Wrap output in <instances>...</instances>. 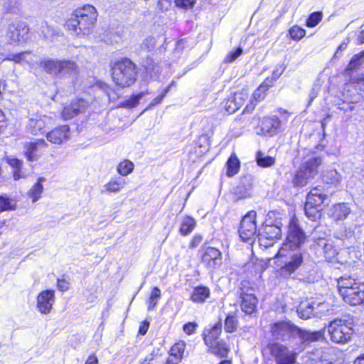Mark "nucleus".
Segmentation results:
<instances>
[{"mask_svg":"<svg viewBox=\"0 0 364 364\" xmlns=\"http://www.w3.org/2000/svg\"><path fill=\"white\" fill-rule=\"evenodd\" d=\"M38 33L40 36L45 38H49L53 35V31L47 24V23L42 21L39 25Z\"/></svg>","mask_w":364,"mask_h":364,"instance_id":"8fccbe9b","label":"nucleus"},{"mask_svg":"<svg viewBox=\"0 0 364 364\" xmlns=\"http://www.w3.org/2000/svg\"><path fill=\"white\" fill-rule=\"evenodd\" d=\"M296 332H298V326L289 321L276 322L271 327L273 338L282 341L296 338Z\"/></svg>","mask_w":364,"mask_h":364,"instance_id":"1a4fd4ad","label":"nucleus"},{"mask_svg":"<svg viewBox=\"0 0 364 364\" xmlns=\"http://www.w3.org/2000/svg\"><path fill=\"white\" fill-rule=\"evenodd\" d=\"M327 198L328 195L325 193L323 188L315 187L308 193L305 204L320 208Z\"/></svg>","mask_w":364,"mask_h":364,"instance_id":"4be33fe9","label":"nucleus"},{"mask_svg":"<svg viewBox=\"0 0 364 364\" xmlns=\"http://www.w3.org/2000/svg\"><path fill=\"white\" fill-rule=\"evenodd\" d=\"M87 107L88 102L85 100L75 99L64 107L62 117L65 120L72 119L75 116L85 112Z\"/></svg>","mask_w":364,"mask_h":364,"instance_id":"4468645a","label":"nucleus"},{"mask_svg":"<svg viewBox=\"0 0 364 364\" xmlns=\"http://www.w3.org/2000/svg\"><path fill=\"white\" fill-rule=\"evenodd\" d=\"M234 104L237 107V109L238 110L247 101L248 99L249 95L246 90H242L238 92H235L233 95L230 96Z\"/></svg>","mask_w":364,"mask_h":364,"instance_id":"a19ab883","label":"nucleus"},{"mask_svg":"<svg viewBox=\"0 0 364 364\" xmlns=\"http://www.w3.org/2000/svg\"><path fill=\"white\" fill-rule=\"evenodd\" d=\"M242 53V49L238 47L235 50L230 51L225 59V63H232L235 61Z\"/></svg>","mask_w":364,"mask_h":364,"instance_id":"4d7b16f0","label":"nucleus"},{"mask_svg":"<svg viewBox=\"0 0 364 364\" xmlns=\"http://www.w3.org/2000/svg\"><path fill=\"white\" fill-rule=\"evenodd\" d=\"M161 298V291L158 287H154L152 289V291L151 293L149 299V304H148V311H151L154 309V307L156 306L159 300Z\"/></svg>","mask_w":364,"mask_h":364,"instance_id":"49530a36","label":"nucleus"},{"mask_svg":"<svg viewBox=\"0 0 364 364\" xmlns=\"http://www.w3.org/2000/svg\"><path fill=\"white\" fill-rule=\"evenodd\" d=\"M256 215L255 211L251 210L248 212L241 220L239 233L243 241L247 242L251 240L256 234Z\"/></svg>","mask_w":364,"mask_h":364,"instance_id":"9b49d317","label":"nucleus"},{"mask_svg":"<svg viewBox=\"0 0 364 364\" xmlns=\"http://www.w3.org/2000/svg\"><path fill=\"white\" fill-rule=\"evenodd\" d=\"M285 69H286V66L284 65V64L278 65L275 68L274 71L272 72V78L269 79V84H272L273 82V81H275L276 80H277L281 76V75L284 73Z\"/></svg>","mask_w":364,"mask_h":364,"instance_id":"6e6d98bb","label":"nucleus"},{"mask_svg":"<svg viewBox=\"0 0 364 364\" xmlns=\"http://www.w3.org/2000/svg\"><path fill=\"white\" fill-rule=\"evenodd\" d=\"M58 288L62 291H67L69 289V284L65 279H58Z\"/></svg>","mask_w":364,"mask_h":364,"instance_id":"0e129e2a","label":"nucleus"},{"mask_svg":"<svg viewBox=\"0 0 364 364\" xmlns=\"http://www.w3.org/2000/svg\"><path fill=\"white\" fill-rule=\"evenodd\" d=\"M41 66L49 75L59 78H74L78 73V66L70 60L47 59L41 63Z\"/></svg>","mask_w":364,"mask_h":364,"instance_id":"20e7f679","label":"nucleus"},{"mask_svg":"<svg viewBox=\"0 0 364 364\" xmlns=\"http://www.w3.org/2000/svg\"><path fill=\"white\" fill-rule=\"evenodd\" d=\"M186 348V343L183 341H180L174 344L171 348V353L169 358L174 361L179 362L182 358L183 354Z\"/></svg>","mask_w":364,"mask_h":364,"instance_id":"473e14b6","label":"nucleus"},{"mask_svg":"<svg viewBox=\"0 0 364 364\" xmlns=\"http://www.w3.org/2000/svg\"><path fill=\"white\" fill-rule=\"evenodd\" d=\"M224 108L228 114H232L237 110L230 97L224 102Z\"/></svg>","mask_w":364,"mask_h":364,"instance_id":"bf43d9fd","label":"nucleus"},{"mask_svg":"<svg viewBox=\"0 0 364 364\" xmlns=\"http://www.w3.org/2000/svg\"><path fill=\"white\" fill-rule=\"evenodd\" d=\"M322 16L321 12H313L306 20V26L310 28L316 26L321 21Z\"/></svg>","mask_w":364,"mask_h":364,"instance_id":"09e8293b","label":"nucleus"},{"mask_svg":"<svg viewBox=\"0 0 364 364\" xmlns=\"http://www.w3.org/2000/svg\"><path fill=\"white\" fill-rule=\"evenodd\" d=\"M328 306H329L328 303L315 302V311L323 310L322 316L326 314V312L328 311Z\"/></svg>","mask_w":364,"mask_h":364,"instance_id":"e2e57ef3","label":"nucleus"},{"mask_svg":"<svg viewBox=\"0 0 364 364\" xmlns=\"http://www.w3.org/2000/svg\"><path fill=\"white\" fill-rule=\"evenodd\" d=\"M16 203L6 196H0V212L15 210Z\"/></svg>","mask_w":364,"mask_h":364,"instance_id":"c03bdc74","label":"nucleus"},{"mask_svg":"<svg viewBox=\"0 0 364 364\" xmlns=\"http://www.w3.org/2000/svg\"><path fill=\"white\" fill-rule=\"evenodd\" d=\"M198 327V324L195 322H188L183 325V331L187 335H192L195 333L196 328Z\"/></svg>","mask_w":364,"mask_h":364,"instance_id":"052dcab7","label":"nucleus"},{"mask_svg":"<svg viewBox=\"0 0 364 364\" xmlns=\"http://www.w3.org/2000/svg\"><path fill=\"white\" fill-rule=\"evenodd\" d=\"M249 189L243 186H237L234 188V194L237 196V199H242L249 196Z\"/></svg>","mask_w":364,"mask_h":364,"instance_id":"5fc2aeb1","label":"nucleus"},{"mask_svg":"<svg viewBox=\"0 0 364 364\" xmlns=\"http://www.w3.org/2000/svg\"><path fill=\"white\" fill-rule=\"evenodd\" d=\"M256 161L258 166L264 168L270 167L275 164L274 157L266 156L260 151L256 154Z\"/></svg>","mask_w":364,"mask_h":364,"instance_id":"58836bf2","label":"nucleus"},{"mask_svg":"<svg viewBox=\"0 0 364 364\" xmlns=\"http://www.w3.org/2000/svg\"><path fill=\"white\" fill-rule=\"evenodd\" d=\"M210 296V290L205 287H196L192 294L191 299L193 302L203 303Z\"/></svg>","mask_w":364,"mask_h":364,"instance_id":"2f4dec72","label":"nucleus"},{"mask_svg":"<svg viewBox=\"0 0 364 364\" xmlns=\"http://www.w3.org/2000/svg\"><path fill=\"white\" fill-rule=\"evenodd\" d=\"M125 184L124 179L119 181L111 180L104 186V190L102 193H118L120 191Z\"/></svg>","mask_w":364,"mask_h":364,"instance_id":"c9c22d12","label":"nucleus"},{"mask_svg":"<svg viewBox=\"0 0 364 364\" xmlns=\"http://www.w3.org/2000/svg\"><path fill=\"white\" fill-rule=\"evenodd\" d=\"M134 168L133 164L128 160H124V161L119 164L117 166V171L122 176H127L129 174Z\"/></svg>","mask_w":364,"mask_h":364,"instance_id":"de8ad7c7","label":"nucleus"},{"mask_svg":"<svg viewBox=\"0 0 364 364\" xmlns=\"http://www.w3.org/2000/svg\"><path fill=\"white\" fill-rule=\"evenodd\" d=\"M85 364H98V359L95 355H90Z\"/></svg>","mask_w":364,"mask_h":364,"instance_id":"774afa93","label":"nucleus"},{"mask_svg":"<svg viewBox=\"0 0 364 364\" xmlns=\"http://www.w3.org/2000/svg\"><path fill=\"white\" fill-rule=\"evenodd\" d=\"M141 98L140 95L133 96L130 100L127 101V106L130 107H135Z\"/></svg>","mask_w":364,"mask_h":364,"instance_id":"69168bd1","label":"nucleus"},{"mask_svg":"<svg viewBox=\"0 0 364 364\" xmlns=\"http://www.w3.org/2000/svg\"><path fill=\"white\" fill-rule=\"evenodd\" d=\"M352 326V319L336 318L331 321L328 326L330 339L336 343H346L353 333Z\"/></svg>","mask_w":364,"mask_h":364,"instance_id":"423d86ee","label":"nucleus"},{"mask_svg":"<svg viewBox=\"0 0 364 364\" xmlns=\"http://www.w3.org/2000/svg\"><path fill=\"white\" fill-rule=\"evenodd\" d=\"M241 285V309L246 314L251 315L255 312L258 301L255 295V290L252 287H248L247 283L245 282H242Z\"/></svg>","mask_w":364,"mask_h":364,"instance_id":"9d476101","label":"nucleus"},{"mask_svg":"<svg viewBox=\"0 0 364 364\" xmlns=\"http://www.w3.org/2000/svg\"><path fill=\"white\" fill-rule=\"evenodd\" d=\"M173 83H174V82H172V83L166 87V89L164 90V93H163V94H161V95H158L157 97H156L153 100V101H152V102H151V105H158V104H159V103L162 101V100L164 99V97L166 96V93L168 92V90H169V89H170L171 86Z\"/></svg>","mask_w":364,"mask_h":364,"instance_id":"680f3d73","label":"nucleus"},{"mask_svg":"<svg viewBox=\"0 0 364 364\" xmlns=\"http://www.w3.org/2000/svg\"><path fill=\"white\" fill-rule=\"evenodd\" d=\"M202 261L208 268L215 269L221 264L222 253L218 249L207 247L204 248Z\"/></svg>","mask_w":364,"mask_h":364,"instance_id":"dca6fc26","label":"nucleus"},{"mask_svg":"<svg viewBox=\"0 0 364 364\" xmlns=\"http://www.w3.org/2000/svg\"><path fill=\"white\" fill-rule=\"evenodd\" d=\"M97 11L92 5H86L75 10L67 21L66 27L77 36L88 34L97 20Z\"/></svg>","mask_w":364,"mask_h":364,"instance_id":"f257e3e1","label":"nucleus"},{"mask_svg":"<svg viewBox=\"0 0 364 364\" xmlns=\"http://www.w3.org/2000/svg\"><path fill=\"white\" fill-rule=\"evenodd\" d=\"M96 86L103 90L107 95L109 96L110 88L107 85L102 82H97Z\"/></svg>","mask_w":364,"mask_h":364,"instance_id":"338daca9","label":"nucleus"},{"mask_svg":"<svg viewBox=\"0 0 364 364\" xmlns=\"http://www.w3.org/2000/svg\"><path fill=\"white\" fill-rule=\"evenodd\" d=\"M289 33L292 39L299 41L305 36L306 31L299 26H293L289 29Z\"/></svg>","mask_w":364,"mask_h":364,"instance_id":"603ef678","label":"nucleus"},{"mask_svg":"<svg viewBox=\"0 0 364 364\" xmlns=\"http://www.w3.org/2000/svg\"><path fill=\"white\" fill-rule=\"evenodd\" d=\"M304 211L306 217L312 221H316L321 218V209L319 207L305 204Z\"/></svg>","mask_w":364,"mask_h":364,"instance_id":"79ce46f5","label":"nucleus"},{"mask_svg":"<svg viewBox=\"0 0 364 364\" xmlns=\"http://www.w3.org/2000/svg\"><path fill=\"white\" fill-rule=\"evenodd\" d=\"M53 124L51 117L46 115L39 118H31L26 125V129L29 133L33 135L43 134L46 127Z\"/></svg>","mask_w":364,"mask_h":364,"instance_id":"2eb2a0df","label":"nucleus"},{"mask_svg":"<svg viewBox=\"0 0 364 364\" xmlns=\"http://www.w3.org/2000/svg\"><path fill=\"white\" fill-rule=\"evenodd\" d=\"M238 321L237 318L232 314H228L225 320V330L228 333H232L237 328Z\"/></svg>","mask_w":364,"mask_h":364,"instance_id":"37998d69","label":"nucleus"},{"mask_svg":"<svg viewBox=\"0 0 364 364\" xmlns=\"http://www.w3.org/2000/svg\"><path fill=\"white\" fill-rule=\"evenodd\" d=\"M112 79L115 84L122 87L133 85L136 77L135 64L128 58L117 61L112 67Z\"/></svg>","mask_w":364,"mask_h":364,"instance_id":"7ed1b4c3","label":"nucleus"},{"mask_svg":"<svg viewBox=\"0 0 364 364\" xmlns=\"http://www.w3.org/2000/svg\"><path fill=\"white\" fill-rule=\"evenodd\" d=\"M48 146L44 139H38L33 142H26L23 146V153L29 161H36L41 156L43 151Z\"/></svg>","mask_w":364,"mask_h":364,"instance_id":"ddd939ff","label":"nucleus"},{"mask_svg":"<svg viewBox=\"0 0 364 364\" xmlns=\"http://www.w3.org/2000/svg\"><path fill=\"white\" fill-rule=\"evenodd\" d=\"M196 226V221L191 217H186L183 219L181 228L180 233L182 235H187L190 234Z\"/></svg>","mask_w":364,"mask_h":364,"instance_id":"e433bc0d","label":"nucleus"},{"mask_svg":"<svg viewBox=\"0 0 364 364\" xmlns=\"http://www.w3.org/2000/svg\"><path fill=\"white\" fill-rule=\"evenodd\" d=\"M198 146L200 149V153H204L209 149L210 139L208 135H201L197 141Z\"/></svg>","mask_w":364,"mask_h":364,"instance_id":"3c124183","label":"nucleus"},{"mask_svg":"<svg viewBox=\"0 0 364 364\" xmlns=\"http://www.w3.org/2000/svg\"><path fill=\"white\" fill-rule=\"evenodd\" d=\"M306 240L305 232L295 221L291 220L289 225L286 242L282 247L294 250L300 247L306 242Z\"/></svg>","mask_w":364,"mask_h":364,"instance_id":"6e6552de","label":"nucleus"},{"mask_svg":"<svg viewBox=\"0 0 364 364\" xmlns=\"http://www.w3.org/2000/svg\"><path fill=\"white\" fill-rule=\"evenodd\" d=\"M8 164L14 168V178L15 180H18L21 178L24 177V175L21 173V168L23 166V161L18 159L17 158H8Z\"/></svg>","mask_w":364,"mask_h":364,"instance_id":"4c0bfd02","label":"nucleus"},{"mask_svg":"<svg viewBox=\"0 0 364 364\" xmlns=\"http://www.w3.org/2000/svg\"><path fill=\"white\" fill-rule=\"evenodd\" d=\"M31 59V53L28 52H24L14 55L12 60L18 63H23L24 62L29 63Z\"/></svg>","mask_w":364,"mask_h":364,"instance_id":"864d4df0","label":"nucleus"},{"mask_svg":"<svg viewBox=\"0 0 364 364\" xmlns=\"http://www.w3.org/2000/svg\"><path fill=\"white\" fill-rule=\"evenodd\" d=\"M318 245L322 247L323 256L328 262L332 261L338 254L337 250L332 242L321 239L318 242Z\"/></svg>","mask_w":364,"mask_h":364,"instance_id":"cd10ccee","label":"nucleus"},{"mask_svg":"<svg viewBox=\"0 0 364 364\" xmlns=\"http://www.w3.org/2000/svg\"><path fill=\"white\" fill-rule=\"evenodd\" d=\"M55 302V291L45 290L41 292L37 297V308L41 314H48Z\"/></svg>","mask_w":364,"mask_h":364,"instance_id":"f3484780","label":"nucleus"},{"mask_svg":"<svg viewBox=\"0 0 364 364\" xmlns=\"http://www.w3.org/2000/svg\"><path fill=\"white\" fill-rule=\"evenodd\" d=\"M175 3L178 7L188 9L194 6L196 0H175Z\"/></svg>","mask_w":364,"mask_h":364,"instance_id":"13d9d810","label":"nucleus"},{"mask_svg":"<svg viewBox=\"0 0 364 364\" xmlns=\"http://www.w3.org/2000/svg\"><path fill=\"white\" fill-rule=\"evenodd\" d=\"M222 331V322L221 321L215 323L208 333L204 334V341L205 344L212 345V342H217L220 340L219 336Z\"/></svg>","mask_w":364,"mask_h":364,"instance_id":"c85d7f7f","label":"nucleus"},{"mask_svg":"<svg viewBox=\"0 0 364 364\" xmlns=\"http://www.w3.org/2000/svg\"><path fill=\"white\" fill-rule=\"evenodd\" d=\"M363 283L360 280L352 277L351 276H343L341 277L338 279L337 287L338 289V292L341 296L343 294L348 292V291L351 290V288H354L355 286H358Z\"/></svg>","mask_w":364,"mask_h":364,"instance_id":"393cba45","label":"nucleus"},{"mask_svg":"<svg viewBox=\"0 0 364 364\" xmlns=\"http://www.w3.org/2000/svg\"><path fill=\"white\" fill-rule=\"evenodd\" d=\"M45 181V178H39L37 183H36L31 188V189L29 191L28 196L30 198H32L33 203L36 202L41 198V193H43V191L42 182Z\"/></svg>","mask_w":364,"mask_h":364,"instance_id":"72a5a7b5","label":"nucleus"},{"mask_svg":"<svg viewBox=\"0 0 364 364\" xmlns=\"http://www.w3.org/2000/svg\"><path fill=\"white\" fill-rule=\"evenodd\" d=\"M277 264L280 268L277 271L278 276L281 278L289 279L301 265L303 256L300 252H295L294 250H287L286 247H281L277 255Z\"/></svg>","mask_w":364,"mask_h":364,"instance_id":"f03ea898","label":"nucleus"},{"mask_svg":"<svg viewBox=\"0 0 364 364\" xmlns=\"http://www.w3.org/2000/svg\"><path fill=\"white\" fill-rule=\"evenodd\" d=\"M364 63V51L354 55L350 60L346 71H353L358 70Z\"/></svg>","mask_w":364,"mask_h":364,"instance_id":"ea45409f","label":"nucleus"},{"mask_svg":"<svg viewBox=\"0 0 364 364\" xmlns=\"http://www.w3.org/2000/svg\"><path fill=\"white\" fill-rule=\"evenodd\" d=\"M323 160L320 156H313L303 162L295 172L291 183L294 187L301 188L306 186L318 174V167Z\"/></svg>","mask_w":364,"mask_h":364,"instance_id":"39448f33","label":"nucleus"},{"mask_svg":"<svg viewBox=\"0 0 364 364\" xmlns=\"http://www.w3.org/2000/svg\"><path fill=\"white\" fill-rule=\"evenodd\" d=\"M323 336V331H309L298 327V332H296V337L299 338L300 341L303 343L318 341L321 340Z\"/></svg>","mask_w":364,"mask_h":364,"instance_id":"a878e982","label":"nucleus"},{"mask_svg":"<svg viewBox=\"0 0 364 364\" xmlns=\"http://www.w3.org/2000/svg\"><path fill=\"white\" fill-rule=\"evenodd\" d=\"M323 310L315 311L314 301H303L301 302L297 308V314L302 319H308L312 316L321 317Z\"/></svg>","mask_w":364,"mask_h":364,"instance_id":"412c9836","label":"nucleus"},{"mask_svg":"<svg viewBox=\"0 0 364 364\" xmlns=\"http://www.w3.org/2000/svg\"><path fill=\"white\" fill-rule=\"evenodd\" d=\"M341 296L345 302L351 306L362 304L364 302V282L358 286H355L353 289L351 288V290L342 294Z\"/></svg>","mask_w":364,"mask_h":364,"instance_id":"a211bd4d","label":"nucleus"},{"mask_svg":"<svg viewBox=\"0 0 364 364\" xmlns=\"http://www.w3.org/2000/svg\"><path fill=\"white\" fill-rule=\"evenodd\" d=\"M48 141L55 144H60L70 138V128L63 125L53 129L46 135Z\"/></svg>","mask_w":364,"mask_h":364,"instance_id":"aec40b11","label":"nucleus"},{"mask_svg":"<svg viewBox=\"0 0 364 364\" xmlns=\"http://www.w3.org/2000/svg\"><path fill=\"white\" fill-rule=\"evenodd\" d=\"M144 67L146 73L151 78H157L159 76L161 68L152 58H147L144 63Z\"/></svg>","mask_w":364,"mask_h":364,"instance_id":"c756f323","label":"nucleus"},{"mask_svg":"<svg viewBox=\"0 0 364 364\" xmlns=\"http://www.w3.org/2000/svg\"><path fill=\"white\" fill-rule=\"evenodd\" d=\"M227 166V176L232 177L237 173L240 164L239 159L235 155H232L226 163Z\"/></svg>","mask_w":364,"mask_h":364,"instance_id":"f704fd0d","label":"nucleus"},{"mask_svg":"<svg viewBox=\"0 0 364 364\" xmlns=\"http://www.w3.org/2000/svg\"><path fill=\"white\" fill-rule=\"evenodd\" d=\"M322 181L326 184L336 186L341 182L342 176L336 169H327L322 173Z\"/></svg>","mask_w":364,"mask_h":364,"instance_id":"bb28decb","label":"nucleus"},{"mask_svg":"<svg viewBox=\"0 0 364 364\" xmlns=\"http://www.w3.org/2000/svg\"><path fill=\"white\" fill-rule=\"evenodd\" d=\"M208 346L210 352L220 357H225L229 349L227 348L225 343L223 340H219L217 342H212V345L205 344Z\"/></svg>","mask_w":364,"mask_h":364,"instance_id":"7c9ffc66","label":"nucleus"},{"mask_svg":"<svg viewBox=\"0 0 364 364\" xmlns=\"http://www.w3.org/2000/svg\"><path fill=\"white\" fill-rule=\"evenodd\" d=\"M350 213L351 208L348 203H339L328 209V215L334 221H340L346 219Z\"/></svg>","mask_w":364,"mask_h":364,"instance_id":"6ab92c4d","label":"nucleus"},{"mask_svg":"<svg viewBox=\"0 0 364 364\" xmlns=\"http://www.w3.org/2000/svg\"><path fill=\"white\" fill-rule=\"evenodd\" d=\"M270 354L274 357L276 364H295L296 353L287 346L279 343H271L267 345Z\"/></svg>","mask_w":364,"mask_h":364,"instance_id":"0eeeda50","label":"nucleus"},{"mask_svg":"<svg viewBox=\"0 0 364 364\" xmlns=\"http://www.w3.org/2000/svg\"><path fill=\"white\" fill-rule=\"evenodd\" d=\"M259 235L260 240H269L270 242L267 243V245H270L274 240L280 238L282 230L278 225H265L262 230H259Z\"/></svg>","mask_w":364,"mask_h":364,"instance_id":"5701e85b","label":"nucleus"},{"mask_svg":"<svg viewBox=\"0 0 364 364\" xmlns=\"http://www.w3.org/2000/svg\"><path fill=\"white\" fill-rule=\"evenodd\" d=\"M29 28L25 22L15 21L10 23L6 29V38L10 43L18 42L26 38Z\"/></svg>","mask_w":364,"mask_h":364,"instance_id":"f8f14e48","label":"nucleus"},{"mask_svg":"<svg viewBox=\"0 0 364 364\" xmlns=\"http://www.w3.org/2000/svg\"><path fill=\"white\" fill-rule=\"evenodd\" d=\"M280 127V121L277 117H264L261 122V131L265 135H274Z\"/></svg>","mask_w":364,"mask_h":364,"instance_id":"b1692460","label":"nucleus"},{"mask_svg":"<svg viewBox=\"0 0 364 364\" xmlns=\"http://www.w3.org/2000/svg\"><path fill=\"white\" fill-rule=\"evenodd\" d=\"M269 78L267 77L265 81L259 87V88L254 92L253 97L255 100H260L264 97L265 92L272 85L271 84H269Z\"/></svg>","mask_w":364,"mask_h":364,"instance_id":"a18cd8bd","label":"nucleus"}]
</instances>
